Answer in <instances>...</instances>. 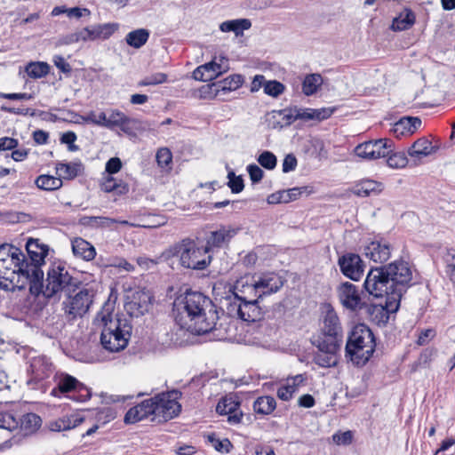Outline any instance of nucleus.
<instances>
[{"label": "nucleus", "instance_id": "nucleus-1", "mask_svg": "<svg viewBox=\"0 0 455 455\" xmlns=\"http://www.w3.org/2000/svg\"><path fill=\"white\" fill-rule=\"evenodd\" d=\"M175 320L191 333L201 335L215 328L219 315L212 300L198 291H187L174 301Z\"/></svg>", "mask_w": 455, "mask_h": 455}, {"label": "nucleus", "instance_id": "nucleus-2", "mask_svg": "<svg viewBox=\"0 0 455 455\" xmlns=\"http://www.w3.org/2000/svg\"><path fill=\"white\" fill-rule=\"evenodd\" d=\"M34 266L28 265V257L18 247L3 243L0 245V287L4 290L23 289L29 285L32 276H38Z\"/></svg>", "mask_w": 455, "mask_h": 455}, {"label": "nucleus", "instance_id": "nucleus-3", "mask_svg": "<svg viewBox=\"0 0 455 455\" xmlns=\"http://www.w3.org/2000/svg\"><path fill=\"white\" fill-rule=\"evenodd\" d=\"M112 310L111 305H104L95 317V324L102 328L100 343L103 348L116 353L127 347L132 327L125 320L115 318Z\"/></svg>", "mask_w": 455, "mask_h": 455}, {"label": "nucleus", "instance_id": "nucleus-4", "mask_svg": "<svg viewBox=\"0 0 455 455\" xmlns=\"http://www.w3.org/2000/svg\"><path fill=\"white\" fill-rule=\"evenodd\" d=\"M78 284V280L72 275L68 267L62 262H54L48 269L45 283L44 284L42 280V286L31 292H42L46 298L68 295L76 291Z\"/></svg>", "mask_w": 455, "mask_h": 455}, {"label": "nucleus", "instance_id": "nucleus-5", "mask_svg": "<svg viewBox=\"0 0 455 455\" xmlns=\"http://www.w3.org/2000/svg\"><path fill=\"white\" fill-rule=\"evenodd\" d=\"M375 349L371 331L364 324L355 325L347 342L346 354L356 364H365Z\"/></svg>", "mask_w": 455, "mask_h": 455}, {"label": "nucleus", "instance_id": "nucleus-6", "mask_svg": "<svg viewBox=\"0 0 455 455\" xmlns=\"http://www.w3.org/2000/svg\"><path fill=\"white\" fill-rule=\"evenodd\" d=\"M172 255L180 259V264L188 269L204 270L212 262V255L204 245L192 239H183L172 249Z\"/></svg>", "mask_w": 455, "mask_h": 455}, {"label": "nucleus", "instance_id": "nucleus-7", "mask_svg": "<svg viewBox=\"0 0 455 455\" xmlns=\"http://www.w3.org/2000/svg\"><path fill=\"white\" fill-rule=\"evenodd\" d=\"M385 268L393 287L390 297L391 300L387 305V311L395 313L399 308L403 293L411 282L412 272L408 262L403 260H395L385 266Z\"/></svg>", "mask_w": 455, "mask_h": 455}, {"label": "nucleus", "instance_id": "nucleus-8", "mask_svg": "<svg viewBox=\"0 0 455 455\" xmlns=\"http://www.w3.org/2000/svg\"><path fill=\"white\" fill-rule=\"evenodd\" d=\"M180 397L181 392L173 389L149 398V400H152L153 407V418L151 420L161 423L176 418L181 411V405L179 403Z\"/></svg>", "mask_w": 455, "mask_h": 455}, {"label": "nucleus", "instance_id": "nucleus-9", "mask_svg": "<svg viewBox=\"0 0 455 455\" xmlns=\"http://www.w3.org/2000/svg\"><path fill=\"white\" fill-rule=\"evenodd\" d=\"M363 287L370 295L375 298L386 297L385 304L377 306L383 307V312L381 314L384 313L387 318V314L389 313L387 311V305L391 300L390 297L393 287L391 285L389 276L387 274L385 266L372 267L366 275Z\"/></svg>", "mask_w": 455, "mask_h": 455}, {"label": "nucleus", "instance_id": "nucleus-10", "mask_svg": "<svg viewBox=\"0 0 455 455\" xmlns=\"http://www.w3.org/2000/svg\"><path fill=\"white\" fill-rule=\"evenodd\" d=\"M337 294L341 305L348 310L361 311L364 309L370 315L375 312H383V307L363 302L358 288L349 282L340 283L337 288Z\"/></svg>", "mask_w": 455, "mask_h": 455}, {"label": "nucleus", "instance_id": "nucleus-11", "mask_svg": "<svg viewBox=\"0 0 455 455\" xmlns=\"http://www.w3.org/2000/svg\"><path fill=\"white\" fill-rule=\"evenodd\" d=\"M26 250L28 255V265L34 266L37 270L38 276H32L31 291L40 288L41 281L44 278V272L41 266L44 263V259L48 254V247L39 243L38 239L30 238L26 243Z\"/></svg>", "mask_w": 455, "mask_h": 455}, {"label": "nucleus", "instance_id": "nucleus-12", "mask_svg": "<svg viewBox=\"0 0 455 455\" xmlns=\"http://www.w3.org/2000/svg\"><path fill=\"white\" fill-rule=\"evenodd\" d=\"M28 368V385H34L33 388L44 387V381L49 379L54 372V366L45 355H37L29 359Z\"/></svg>", "mask_w": 455, "mask_h": 455}, {"label": "nucleus", "instance_id": "nucleus-13", "mask_svg": "<svg viewBox=\"0 0 455 455\" xmlns=\"http://www.w3.org/2000/svg\"><path fill=\"white\" fill-rule=\"evenodd\" d=\"M315 340L342 344V330L337 313L331 305H324L322 335Z\"/></svg>", "mask_w": 455, "mask_h": 455}, {"label": "nucleus", "instance_id": "nucleus-14", "mask_svg": "<svg viewBox=\"0 0 455 455\" xmlns=\"http://www.w3.org/2000/svg\"><path fill=\"white\" fill-rule=\"evenodd\" d=\"M56 387L52 389L51 395L58 396L60 393L77 392L79 395L75 399L78 402H85L91 398V391L80 383L75 377L68 374H55L53 376Z\"/></svg>", "mask_w": 455, "mask_h": 455}, {"label": "nucleus", "instance_id": "nucleus-15", "mask_svg": "<svg viewBox=\"0 0 455 455\" xmlns=\"http://www.w3.org/2000/svg\"><path fill=\"white\" fill-rule=\"evenodd\" d=\"M393 141L388 139H379L365 141L355 148V154L365 160H376L387 156L392 153Z\"/></svg>", "mask_w": 455, "mask_h": 455}, {"label": "nucleus", "instance_id": "nucleus-16", "mask_svg": "<svg viewBox=\"0 0 455 455\" xmlns=\"http://www.w3.org/2000/svg\"><path fill=\"white\" fill-rule=\"evenodd\" d=\"M66 296L68 299L63 302L65 313L72 319L83 316L92 303V294L87 289L80 290L75 296L71 293Z\"/></svg>", "mask_w": 455, "mask_h": 455}, {"label": "nucleus", "instance_id": "nucleus-17", "mask_svg": "<svg viewBox=\"0 0 455 455\" xmlns=\"http://www.w3.org/2000/svg\"><path fill=\"white\" fill-rule=\"evenodd\" d=\"M228 309L229 314L235 315L245 322H256L263 316L259 300H233Z\"/></svg>", "mask_w": 455, "mask_h": 455}, {"label": "nucleus", "instance_id": "nucleus-18", "mask_svg": "<svg viewBox=\"0 0 455 455\" xmlns=\"http://www.w3.org/2000/svg\"><path fill=\"white\" fill-rule=\"evenodd\" d=\"M314 344L318 348V351L314 356V362L316 364L323 368H330L337 365L338 352L341 344L321 340H315Z\"/></svg>", "mask_w": 455, "mask_h": 455}, {"label": "nucleus", "instance_id": "nucleus-19", "mask_svg": "<svg viewBox=\"0 0 455 455\" xmlns=\"http://www.w3.org/2000/svg\"><path fill=\"white\" fill-rule=\"evenodd\" d=\"M340 272L353 281H359L363 275L364 263L358 254L347 252L338 259Z\"/></svg>", "mask_w": 455, "mask_h": 455}, {"label": "nucleus", "instance_id": "nucleus-20", "mask_svg": "<svg viewBox=\"0 0 455 455\" xmlns=\"http://www.w3.org/2000/svg\"><path fill=\"white\" fill-rule=\"evenodd\" d=\"M118 28L116 23L95 24L78 29L80 42L87 43L108 39Z\"/></svg>", "mask_w": 455, "mask_h": 455}, {"label": "nucleus", "instance_id": "nucleus-21", "mask_svg": "<svg viewBox=\"0 0 455 455\" xmlns=\"http://www.w3.org/2000/svg\"><path fill=\"white\" fill-rule=\"evenodd\" d=\"M259 299L277 292L283 285L282 278L275 273L254 275Z\"/></svg>", "mask_w": 455, "mask_h": 455}, {"label": "nucleus", "instance_id": "nucleus-22", "mask_svg": "<svg viewBox=\"0 0 455 455\" xmlns=\"http://www.w3.org/2000/svg\"><path fill=\"white\" fill-rule=\"evenodd\" d=\"M234 300H259L253 275L238 279L232 288Z\"/></svg>", "mask_w": 455, "mask_h": 455}, {"label": "nucleus", "instance_id": "nucleus-23", "mask_svg": "<svg viewBox=\"0 0 455 455\" xmlns=\"http://www.w3.org/2000/svg\"><path fill=\"white\" fill-rule=\"evenodd\" d=\"M238 230V228L232 226L222 225L218 229L209 233L204 246L209 251L213 248H220L228 244Z\"/></svg>", "mask_w": 455, "mask_h": 455}, {"label": "nucleus", "instance_id": "nucleus-24", "mask_svg": "<svg viewBox=\"0 0 455 455\" xmlns=\"http://www.w3.org/2000/svg\"><path fill=\"white\" fill-rule=\"evenodd\" d=\"M364 255L376 263L386 262L391 256V246L384 240H374L365 245Z\"/></svg>", "mask_w": 455, "mask_h": 455}, {"label": "nucleus", "instance_id": "nucleus-25", "mask_svg": "<svg viewBox=\"0 0 455 455\" xmlns=\"http://www.w3.org/2000/svg\"><path fill=\"white\" fill-rule=\"evenodd\" d=\"M216 411L220 415H227L228 422L232 425L239 424L243 418L240 403L232 397L222 398L216 406Z\"/></svg>", "mask_w": 455, "mask_h": 455}, {"label": "nucleus", "instance_id": "nucleus-26", "mask_svg": "<svg viewBox=\"0 0 455 455\" xmlns=\"http://www.w3.org/2000/svg\"><path fill=\"white\" fill-rule=\"evenodd\" d=\"M152 408V400L146 399L142 401L128 410L124 418V423L135 424L147 419L148 416H153Z\"/></svg>", "mask_w": 455, "mask_h": 455}, {"label": "nucleus", "instance_id": "nucleus-27", "mask_svg": "<svg viewBox=\"0 0 455 455\" xmlns=\"http://www.w3.org/2000/svg\"><path fill=\"white\" fill-rule=\"evenodd\" d=\"M243 84V77L241 75H231L223 80L212 83L210 85L211 91L215 96L239 89Z\"/></svg>", "mask_w": 455, "mask_h": 455}, {"label": "nucleus", "instance_id": "nucleus-28", "mask_svg": "<svg viewBox=\"0 0 455 455\" xmlns=\"http://www.w3.org/2000/svg\"><path fill=\"white\" fill-rule=\"evenodd\" d=\"M421 124V120L419 117H403L394 124L391 132L397 138L411 135L418 130Z\"/></svg>", "mask_w": 455, "mask_h": 455}, {"label": "nucleus", "instance_id": "nucleus-29", "mask_svg": "<svg viewBox=\"0 0 455 455\" xmlns=\"http://www.w3.org/2000/svg\"><path fill=\"white\" fill-rule=\"evenodd\" d=\"M438 146H434L432 142L426 137L417 140L408 149V155L411 158L421 159L428 156L438 150Z\"/></svg>", "mask_w": 455, "mask_h": 455}, {"label": "nucleus", "instance_id": "nucleus-30", "mask_svg": "<svg viewBox=\"0 0 455 455\" xmlns=\"http://www.w3.org/2000/svg\"><path fill=\"white\" fill-rule=\"evenodd\" d=\"M84 417L79 413L63 416L49 423V428L52 431L60 432L70 430L81 425L84 421Z\"/></svg>", "mask_w": 455, "mask_h": 455}, {"label": "nucleus", "instance_id": "nucleus-31", "mask_svg": "<svg viewBox=\"0 0 455 455\" xmlns=\"http://www.w3.org/2000/svg\"><path fill=\"white\" fill-rule=\"evenodd\" d=\"M72 251L76 257H78L84 260H92L95 258L96 250L93 245H92L86 240L76 237L72 240Z\"/></svg>", "mask_w": 455, "mask_h": 455}, {"label": "nucleus", "instance_id": "nucleus-32", "mask_svg": "<svg viewBox=\"0 0 455 455\" xmlns=\"http://www.w3.org/2000/svg\"><path fill=\"white\" fill-rule=\"evenodd\" d=\"M55 169L61 180H73L83 172L84 166L81 162L57 163Z\"/></svg>", "mask_w": 455, "mask_h": 455}, {"label": "nucleus", "instance_id": "nucleus-33", "mask_svg": "<svg viewBox=\"0 0 455 455\" xmlns=\"http://www.w3.org/2000/svg\"><path fill=\"white\" fill-rule=\"evenodd\" d=\"M251 28V21L249 19H235L223 21L220 24L221 32H233L236 36H243L244 30Z\"/></svg>", "mask_w": 455, "mask_h": 455}, {"label": "nucleus", "instance_id": "nucleus-34", "mask_svg": "<svg viewBox=\"0 0 455 455\" xmlns=\"http://www.w3.org/2000/svg\"><path fill=\"white\" fill-rule=\"evenodd\" d=\"M383 190V184L372 180H364L353 188V193L358 196L378 195Z\"/></svg>", "mask_w": 455, "mask_h": 455}, {"label": "nucleus", "instance_id": "nucleus-35", "mask_svg": "<svg viewBox=\"0 0 455 455\" xmlns=\"http://www.w3.org/2000/svg\"><path fill=\"white\" fill-rule=\"evenodd\" d=\"M100 188L106 193L114 192L116 195H125L129 192V186L122 180H117L111 175H106L100 182Z\"/></svg>", "mask_w": 455, "mask_h": 455}, {"label": "nucleus", "instance_id": "nucleus-36", "mask_svg": "<svg viewBox=\"0 0 455 455\" xmlns=\"http://www.w3.org/2000/svg\"><path fill=\"white\" fill-rule=\"evenodd\" d=\"M149 304L150 296L145 291H138L133 294L132 299L127 304V307L133 310L132 314L138 316L148 311Z\"/></svg>", "mask_w": 455, "mask_h": 455}, {"label": "nucleus", "instance_id": "nucleus-37", "mask_svg": "<svg viewBox=\"0 0 455 455\" xmlns=\"http://www.w3.org/2000/svg\"><path fill=\"white\" fill-rule=\"evenodd\" d=\"M117 222V220L104 216H82L78 223L90 228H105Z\"/></svg>", "mask_w": 455, "mask_h": 455}, {"label": "nucleus", "instance_id": "nucleus-38", "mask_svg": "<svg viewBox=\"0 0 455 455\" xmlns=\"http://www.w3.org/2000/svg\"><path fill=\"white\" fill-rule=\"evenodd\" d=\"M275 408V399L270 395L259 396L253 403V411L260 415H269Z\"/></svg>", "mask_w": 455, "mask_h": 455}, {"label": "nucleus", "instance_id": "nucleus-39", "mask_svg": "<svg viewBox=\"0 0 455 455\" xmlns=\"http://www.w3.org/2000/svg\"><path fill=\"white\" fill-rule=\"evenodd\" d=\"M149 38V31L146 28H138L129 32L125 36V41L128 45L140 49L142 47Z\"/></svg>", "mask_w": 455, "mask_h": 455}, {"label": "nucleus", "instance_id": "nucleus-40", "mask_svg": "<svg viewBox=\"0 0 455 455\" xmlns=\"http://www.w3.org/2000/svg\"><path fill=\"white\" fill-rule=\"evenodd\" d=\"M415 23V15L413 12L406 9L398 17L392 21L391 28L394 31H403L410 28Z\"/></svg>", "mask_w": 455, "mask_h": 455}, {"label": "nucleus", "instance_id": "nucleus-41", "mask_svg": "<svg viewBox=\"0 0 455 455\" xmlns=\"http://www.w3.org/2000/svg\"><path fill=\"white\" fill-rule=\"evenodd\" d=\"M207 66L206 73L211 76V81L218 77L220 75L227 72L229 68L228 60L226 58H214L212 61L204 64Z\"/></svg>", "mask_w": 455, "mask_h": 455}, {"label": "nucleus", "instance_id": "nucleus-42", "mask_svg": "<svg viewBox=\"0 0 455 455\" xmlns=\"http://www.w3.org/2000/svg\"><path fill=\"white\" fill-rule=\"evenodd\" d=\"M36 187L42 190L52 191L62 187V180L60 177L43 174L36 178L35 181Z\"/></svg>", "mask_w": 455, "mask_h": 455}, {"label": "nucleus", "instance_id": "nucleus-43", "mask_svg": "<svg viewBox=\"0 0 455 455\" xmlns=\"http://www.w3.org/2000/svg\"><path fill=\"white\" fill-rule=\"evenodd\" d=\"M270 115L272 118L279 119L278 124H280V127L290 125L298 120L296 108L274 110Z\"/></svg>", "mask_w": 455, "mask_h": 455}, {"label": "nucleus", "instance_id": "nucleus-44", "mask_svg": "<svg viewBox=\"0 0 455 455\" xmlns=\"http://www.w3.org/2000/svg\"><path fill=\"white\" fill-rule=\"evenodd\" d=\"M323 83V78L319 74L307 75L302 84L303 93L307 96L315 93Z\"/></svg>", "mask_w": 455, "mask_h": 455}, {"label": "nucleus", "instance_id": "nucleus-45", "mask_svg": "<svg viewBox=\"0 0 455 455\" xmlns=\"http://www.w3.org/2000/svg\"><path fill=\"white\" fill-rule=\"evenodd\" d=\"M25 71L32 78H42L50 72V66L43 61L30 62L26 66Z\"/></svg>", "mask_w": 455, "mask_h": 455}, {"label": "nucleus", "instance_id": "nucleus-46", "mask_svg": "<svg viewBox=\"0 0 455 455\" xmlns=\"http://www.w3.org/2000/svg\"><path fill=\"white\" fill-rule=\"evenodd\" d=\"M41 423V418L36 413H27L22 416L20 420H19L20 427L28 433L35 432L36 429L40 427Z\"/></svg>", "mask_w": 455, "mask_h": 455}, {"label": "nucleus", "instance_id": "nucleus-47", "mask_svg": "<svg viewBox=\"0 0 455 455\" xmlns=\"http://www.w3.org/2000/svg\"><path fill=\"white\" fill-rule=\"evenodd\" d=\"M207 439L212 446L219 452L228 453L233 447L231 442L228 438L220 439L215 435V434L208 435Z\"/></svg>", "mask_w": 455, "mask_h": 455}, {"label": "nucleus", "instance_id": "nucleus-48", "mask_svg": "<svg viewBox=\"0 0 455 455\" xmlns=\"http://www.w3.org/2000/svg\"><path fill=\"white\" fill-rule=\"evenodd\" d=\"M284 91V84L277 80H267L264 86V93L273 98H278Z\"/></svg>", "mask_w": 455, "mask_h": 455}, {"label": "nucleus", "instance_id": "nucleus-49", "mask_svg": "<svg viewBox=\"0 0 455 455\" xmlns=\"http://www.w3.org/2000/svg\"><path fill=\"white\" fill-rule=\"evenodd\" d=\"M157 164L162 169L170 170L172 162V154L167 148H162L157 150L156 155Z\"/></svg>", "mask_w": 455, "mask_h": 455}, {"label": "nucleus", "instance_id": "nucleus-50", "mask_svg": "<svg viewBox=\"0 0 455 455\" xmlns=\"http://www.w3.org/2000/svg\"><path fill=\"white\" fill-rule=\"evenodd\" d=\"M257 161L260 166L267 170H273L277 164V158L274 153L265 150L259 155Z\"/></svg>", "mask_w": 455, "mask_h": 455}, {"label": "nucleus", "instance_id": "nucleus-51", "mask_svg": "<svg viewBox=\"0 0 455 455\" xmlns=\"http://www.w3.org/2000/svg\"><path fill=\"white\" fill-rule=\"evenodd\" d=\"M387 156V163L391 168L401 169L408 164V158L403 152L390 153Z\"/></svg>", "mask_w": 455, "mask_h": 455}, {"label": "nucleus", "instance_id": "nucleus-52", "mask_svg": "<svg viewBox=\"0 0 455 455\" xmlns=\"http://www.w3.org/2000/svg\"><path fill=\"white\" fill-rule=\"evenodd\" d=\"M168 76L163 72H157L145 76L139 83V86H149L162 84L167 81Z\"/></svg>", "mask_w": 455, "mask_h": 455}, {"label": "nucleus", "instance_id": "nucleus-53", "mask_svg": "<svg viewBox=\"0 0 455 455\" xmlns=\"http://www.w3.org/2000/svg\"><path fill=\"white\" fill-rule=\"evenodd\" d=\"M19 427V420L11 413L0 411V428L13 431Z\"/></svg>", "mask_w": 455, "mask_h": 455}, {"label": "nucleus", "instance_id": "nucleus-54", "mask_svg": "<svg viewBox=\"0 0 455 455\" xmlns=\"http://www.w3.org/2000/svg\"><path fill=\"white\" fill-rule=\"evenodd\" d=\"M307 187H295L286 190H281L283 204H288L299 199L304 192H307Z\"/></svg>", "mask_w": 455, "mask_h": 455}, {"label": "nucleus", "instance_id": "nucleus-55", "mask_svg": "<svg viewBox=\"0 0 455 455\" xmlns=\"http://www.w3.org/2000/svg\"><path fill=\"white\" fill-rule=\"evenodd\" d=\"M228 186L230 188L231 191L235 194H238L243 191L244 185L243 180L241 176H235L233 171H230L228 173Z\"/></svg>", "mask_w": 455, "mask_h": 455}, {"label": "nucleus", "instance_id": "nucleus-56", "mask_svg": "<svg viewBox=\"0 0 455 455\" xmlns=\"http://www.w3.org/2000/svg\"><path fill=\"white\" fill-rule=\"evenodd\" d=\"M125 116L126 115L119 110H111L108 116L107 115L106 127L108 129L118 127Z\"/></svg>", "mask_w": 455, "mask_h": 455}, {"label": "nucleus", "instance_id": "nucleus-57", "mask_svg": "<svg viewBox=\"0 0 455 455\" xmlns=\"http://www.w3.org/2000/svg\"><path fill=\"white\" fill-rule=\"evenodd\" d=\"M332 440L338 445H349L353 441V432L347 430L335 433L332 435Z\"/></svg>", "mask_w": 455, "mask_h": 455}, {"label": "nucleus", "instance_id": "nucleus-58", "mask_svg": "<svg viewBox=\"0 0 455 455\" xmlns=\"http://www.w3.org/2000/svg\"><path fill=\"white\" fill-rule=\"evenodd\" d=\"M295 392L296 389L286 381L277 389V397L283 401H289Z\"/></svg>", "mask_w": 455, "mask_h": 455}, {"label": "nucleus", "instance_id": "nucleus-59", "mask_svg": "<svg viewBox=\"0 0 455 455\" xmlns=\"http://www.w3.org/2000/svg\"><path fill=\"white\" fill-rule=\"evenodd\" d=\"M139 124V121L129 116H125V118L122 121V124L118 126L122 132L126 134L133 133L134 130L137 129Z\"/></svg>", "mask_w": 455, "mask_h": 455}, {"label": "nucleus", "instance_id": "nucleus-60", "mask_svg": "<svg viewBox=\"0 0 455 455\" xmlns=\"http://www.w3.org/2000/svg\"><path fill=\"white\" fill-rule=\"evenodd\" d=\"M298 164L297 158L292 154H288L285 156L283 161L282 168L284 173L292 172L296 169Z\"/></svg>", "mask_w": 455, "mask_h": 455}, {"label": "nucleus", "instance_id": "nucleus-61", "mask_svg": "<svg viewBox=\"0 0 455 455\" xmlns=\"http://www.w3.org/2000/svg\"><path fill=\"white\" fill-rule=\"evenodd\" d=\"M84 120L88 123L106 127L107 114L100 112V114L96 115L95 113L92 112L84 118Z\"/></svg>", "mask_w": 455, "mask_h": 455}, {"label": "nucleus", "instance_id": "nucleus-62", "mask_svg": "<svg viewBox=\"0 0 455 455\" xmlns=\"http://www.w3.org/2000/svg\"><path fill=\"white\" fill-rule=\"evenodd\" d=\"M78 43H81L78 30L62 36L58 41L60 45H69Z\"/></svg>", "mask_w": 455, "mask_h": 455}, {"label": "nucleus", "instance_id": "nucleus-63", "mask_svg": "<svg viewBox=\"0 0 455 455\" xmlns=\"http://www.w3.org/2000/svg\"><path fill=\"white\" fill-rule=\"evenodd\" d=\"M247 172L252 183L259 182L264 175L263 171L256 164H249L247 166Z\"/></svg>", "mask_w": 455, "mask_h": 455}, {"label": "nucleus", "instance_id": "nucleus-64", "mask_svg": "<svg viewBox=\"0 0 455 455\" xmlns=\"http://www.w3.org/2000/svg\"><path fill=\"white\" fill-rule=\"evenodd\" d=\"M122 168V162L118 157L110 158L106 164L107 175L117 173Z\"/></svg>", "mask_w": 455, "mask_h": 455}]
</instances>
